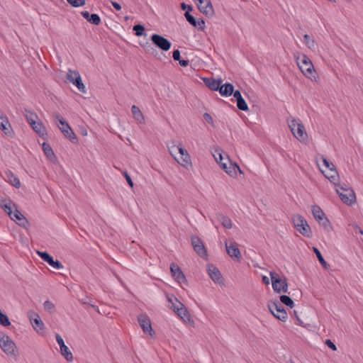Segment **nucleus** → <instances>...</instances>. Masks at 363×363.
Returning <instances> with one entry per match:
<instances>
[{"instance_id": "1", "label": "nucleus", "mask_w": 363, "mask_h": 363, "mask_svg": "<svg viewBox=\"0 0 363 363\" xmlns=\"http://www.w3.org/2000/svg\"><path fill=\"white\" fill-rule=\"evenodd\" d=\"M168 149L170 155L180 165L185 168L191 166V157L182 143L177 144L176 141H172Z\"/></svg>"}, {"instance_id": "2", "label": "nucleus", "mask_w": 363, "mask_h": 363, "mask_svg": "<svg viewBox=\"0 0 363 363\" xmlns=\"http://www.w3.org/2000/svg\"><path fill=\"white\" fill-rule=\"evenodd\" d=\"M294 57L303 74L307 78L316 82L318 77L316 76V72L310 58L303 53L295 55Z\"/></svg>"}, {"instance_id": "3", "label": "nucleus", "mask_w": 363, "mask_h": 363, "mask_svg": "<svg viewBox=\"0 0 363 363\" xmlns=\"http://www.w3.org/2000/svg\"><path fill=\"white\" fill-rule=\"evenodd\" d=\"M289 127L293 135L300 142H306L308 135L303 123L296 119H292L289 122Z\"/></svg>"}, {"instance_id": "4", "label": "nucleus", "mask_w": 363, "mask_h": 363, "mask_svg": "<svg viewBox=\"0 0 363 363\" xmlns=\"http://www.w3.org/2000/svg\"><path fill=\"white\" fill-rule=\"evenodd\" d=\"M292 221L294 228L298 231L302 235L306 238L312 237V231L310 225L308 224L306 220L301 215H294L292 218Z\"/></svg>"}, {"instance_id": "5", "label": "nucleus", "mask_w": 363, "mask_h": 363, "mask_svg": "<svg viewBox=\"0 0 363 363\" xmlns=\"http://www.w3.org/2000/svg\"><path fill=\"white\" fill-rule=\"evenodd\" d=\"M336 191L338 194L340 199L347 205H352L356 201V196L354 191L347 188L345 184L342 185L338 184L335 186Z\"/></svg>"}, {"instance_id": "6", "label": "nucleus", "mask_w": 363, "mask_h": 363, "mask_svg": "<svg viewBox=\"0 0 363 363\" xmlns=\"http://www.w3.org/2000/svg\"><path fill=\"white\" fill-rule=\"evenodd\" d=\"M0 347L8 356L16 355V344L7 335L4 333H0Z\"/></svg>"}, {"instance_id": "7", "label": "nucleus", "mask_w": 363, "mask_h": 363, "mask_svg": "<svg viewBox=\"0 0 363 363\" xmlns=\"http://www.w3.org/2000/svg\"><path fill=\"white\" fill-rule=\"evenodd\" d=\"M268 308L275 318L283 322L286 320V311L278 300L270 301L268 303Z\"/></svg>"}, {"instance_id": "8", "label": "nucleus", "mask_w": 363, "mask_h": 363, "mask_svg": "<svg viewBox=\"0 0 363 363\" xmlns=\"http://www.w3.org/2000/svg\"><path fill=\"white\" fill-rule=\"evenodd\" d=\"M177 302V306H173V311L185 323L191 325L194 324V320L191 318L186 307L180 302L177 298H174Z\"/></svg>"}, {"instance_id": "9", "label": "nucleus", "mask_w": 363, "mask_h": 363, "mask_svg": "<svg viewBox=\"0 0 363 363\" xmlns=\"http://www.w3.org/2000/svg\"><path fill=\"white\" fill-rule=\"evenodd\" d=\"M269 275L272 284V288L277 293H287L288 292V283L286 279H280L279 277H276V273L270 272Z\"/></svg>"}, {"instance_id": "10", "label": "nucleus", "mask_w": 363, "mask_h": 363, "mask_svg": "<svg viewBox=\"0 0 363 363\" xmlns=\"http://www.w3.org/2000/svg\"><path fill=\"white\" fill-rule=\"evenodd\" d=\"M67 79L72 83L82 93H86V87L82 82V77L79 72L69 69L67 74Z\"/></svg>"}, {"instance_id": "11", "label": "nucleus", "mask_w": 363, "mask_h": 363, "mask_svg": "<svg viewBox=\"0 0 363 363\" xmlns=\"http://www.w3.org/2000/svg\"><path fill=\"white\" fill-rule=\"evenodd\" d=\"M138 321L145 333L149 334L152 337L155 336V333L152 328L150 319L147 315L140 314L138 316Z\"/></svg>"}, {"instance_id": "12", "label": "nucleus", "mask_w": 363, "mask_h": 363, "mask_svg": "<svg viewBox=\"0 0 363 363\" xmlns=\"http://www.w3.org/2000/svg\"><path fill=\"white\" fill-rule=\"evenodd\" d=\"M152 43L162 51H168L172 46L171 42L159 34H153L151 36Z\"/></svg>"}, {"instance_id": "13", "label": "nucleus", "mask_w": 363, "mask_h": 363, "mask_svg": "<svg viewBox=\"0 0 363 363\" xmlns=\"http://www.w3.org/2000/svg\"><path fill=\"white\" fill-rule=\"evenodd\" d=\"M191 244L193 245L194 251L197 253L199 256H200L202 258H207V250L203 245V241L199 237L192 236Z\"/></svg>"}, {"instance_id": "14", "label": "nucleus", "mask_w": 363, "mask_h": 363, "mask_svg": "<svg viewBox=\"0 0 363 363\" xmlns=\"http://www.w3.org/2000/svg\"><path fill=\"white\" fill-rule=\"evenodd\" d=\"M60 124L61 125H59L58 127L65 135V137L69 139L72 143H77L78 141L77 137L76 134L73 132L67 122L65 120L62 121H60Z\"/></svg>"}, {"instance_id": "15", "label": "nucleus", "mask_w": 363, "mask_h": 363, "mask_svg": "<svg viewBox=\"0 0 363 363\" xmlns=\"http://www.w3.org/2000/svg\"><path fill=\"white\" fill-rule=\"evenodd\" d=\"M0 129L4 134L9 137H13L14 135L12 127L9 123L8 117L0 110Z\"/></svg>"}, {"instance_id": "16", "label": "nucleus", "mask_w": 363, "mask_h": 363, "mask_svg": "<svg viewBox=\"0 0 363 363\" xmlns=\"http://www.w3.org/2000/svg\"><path fill=\"white\" fill-rule=\"evenodd\" d=\"M170 271L172 273V276L179 284H187V280L186 279L185 275L184 274L180 267L177 264H171Z\"/></svg>"}, {"instance_id": "17", "label": "nucleus", "mask_w": 363, "mask_h": 363, "mask_svg": "<svg viewBox=\"0 0 363 363\" xmlns=\"http://www.w3.org/2000/svg\"><path fill=\"white\" fill-rule=\"evenodd\" d=\"M28 316L35 330L38 333L44 330V323L38 313L30 311L28 312Z\"/></svg>"}, {"instance_id": "18", "label": "nucleus", "mask_w": 363, "mask_h": 363, "mask_svg": "<svg viewBox=\"0 0 363 363\" xmlns=\"http://www.w3.org/2000/svg\"><path fill=\"white\" fill-rule=\"evenodd\" d=\"M37 253L43 261L48 262L55 269H60L63 268L62 263L58 260H54L53 257L47 252L38 251Z\"/></svg>"}, {"instance_id": "19", "label": "nucleus", "mask_w": 363, "mask_h": 363, "mask_svg": "<svg viewBox=\"0 0 363 363\" xmlns=\"http://www.w3.org/2000/svg\"><path fill=\"white\" fill-rule=\"evenodd\" d=\"M208 274L211 279L217 284H223V278L219 271V269L213 264H209L208 266Z\"/></svg>"}, {"instance_id": "20", "label": "nucleus", "mask_w": 363, "mask_h": 363, "mask_svg": "<svg viewBox=\"0 0 363 363\" xmlns=\"http://www.w3.org/2000/svg\"><path fill=\"white\" fill-rule=\"evenodd\" d=\"M11 220L16 222L18 225L23 228H26L29 225V222L27 218L16 208V210L12 213V217H10Z\"/></svg>"}, {"instance_id": "21", "label": "nucleus", "mask_w": 363, "mask_h": 363, "mask_svg": "<svg viewBox=\"0 0 363 363\" xmlns=\"http://www.w3.org/2000/svg\"><path fill=\"white\" fill-rule=\"evenodd\" d=\"M225 247L228 255L232 258L238 260L242 258L240 250L233 243L228 245V242H225Z\"/></svg>"}, {"instance_id": "22", "label": "nucleus", "mask_w": 363, "mask_h": 363, "mask_svg": "<svg viewBox=\"0 0 363 363\" xmlns=\"http://www.w3.org/2000/svg\"><path fill=\"white\" fill-rule=\"evenodd\" d=\"M82 16L90 23L99 26L101 23L100 16L96 13L90 14L88 11H84L81 12Z\"/></svg>"}, {"instance_id": "23", "label": "nucleus", "mask_w": 363, "mask_h": 363, "mask_svg": "<svg viewBox=\"0 0 363 363\" xmlns=\"http://www.w3.org/2000/svg\"><path fill=\"white\" fill-rule=\"evenodd\" d=\"M206 4L199 5V11L206 16L211 17L214 15V9L211 0H205Z\"/></svg>"}, {"instance_id": "24", "label": "nucleus", "mask_w": 363, "mask_h": 363, "mask_svg": "<svg viewBox=\"0 0 363 363\" xmlns=\"http://www.w3.org/2000/svg\"><path fill=\"white\" fill-rule=\"evenodd\" d=\"M203 82L205 84L213 91H219L222 83L221 79H215L213 78H204Z\"/></svg>"}, {"instance_id": "25", "label": "nucleus", "mask_w": 363, "mask_h": 363, "mask_svg": "<svg viewBox=\"0 0 363 363\" xmlns=\"http://www.w3.org/2000/svg\"><path fill=\"white\" fill-rule=\"evenodd\" d=\"M33 130L43 138L47 135V130L41 121H35L34 123L30 124Z\"/></svg>"}, {"instance_id": "26", "label": "nucleus", "mask_w": 363, "mask_h": 363, "mask_svg": "<svg viewBox=\"0 0 363 363\" xmlns=\"http://www.w3.org/2000/svg\"><path fill=\"white\" fill-rule=\"evenodd\" d=\"M7 181L13 186L18 189L21 187L19 179L10 170L6 172Z\"/></svg>"}, {"instance_id": "27", "label": "nucleus", "mask_w": 363, "mask_h": 363, "mask_svg": "<svg viewBox=\"0 0 363 363\" xmlns=\"http://www.w3.org/2000/svg\"><path fill=\"white\" fill-rule=\"evenodd\" d=\"M234 86L230 83H225L223 85L220 84L219 92L222 96H228L233 94Z\"/></svg>"}, {"instance_id": "28", "label": "nucleus", "mask_w": 363, "mask_h": 363, "mask_svg": "<svg viewBox=\"0 0 363 363\" xmlns=\"http://www.w3.org/2000/svg\"><path fill=\"white\" fill-rule=\"evenodd\" d=\"M131 111L134 118L140 123H145V117L140 111V109L135 105H133L131 107Z\"/></svg>"}, {"instance_id": "29", "label": "nucleus", "mask_w": 363, "mask_h": 363, "mask_svg": "<svg viewBox=\"0 0 363 363\" xmlns=\"http://www.w3.org/2000/svg\"><path fill=\"white\" fill-rule=\"evenodd\" d=\"M328 170L329 172L325 174V177H327L332 183L337 186L338 184L337 182L339 180V174L335 167Z\"/></svg>"}, {"instance_id": "30", "label": "nucleus", "mask_w": 363, "mask_h": 363, "mask_svg": "<svg viewBox=\"0 0 363 363\" xmlns=\"http://www.w3.org/2000/svg\"><path fill=\"white\" fill-rule=\"evenodd\" d=\"M216 218L221 223L224 228L227 229H230L232 228V221L228 216L218 213H216Z\"/></svg>"}, {"instance_id": "31", "label": "nucleus", "mask_w": 363, "mask_h": 363, "mask_svg": "<svg viewBox=\"0 0 363 363\" xmlns=\"http://www.w3.org/2000/svg\"><path fill=\"white\" fill-rule=\"evenodd\" d=\"M304 43L306 46L311 50H315L318 48L317 43L315 40L309 35L305 34L303 35Z\"/></svg>"}, {"instance_id": "32", "label": "nucleus", "mask_w": 363, "mask_h": 363, "mask_svg": "<svg viewBox=\"0 0 363 363\" xmlns=\"http://www.w3.org/2000/svg\"><path fill=\"white\" fill-rule=\"evenodd\" d=\"M42 147H43L45 155L47 156V157L49 160H53L54 159L56 158L55 155L49 144H48L46 143H43Z\"/></svg>"}, {"instance_id": "33", "label": "nucleus", "mask_w": 363, "mask_h": 363, "mask_svg": "<svg viewBox=\"0 0 363 363\" xmlns=\"http://www.w3.org/2000/svg\"><path fill=\"white\" fill-rule=\"evenodd\" d=\"M60 348L61 354L66 359L68 362H72L73 360V355L69 349L67 345H62Z\"/></svg>"}, {"instance_id": "34", "label": "nucleus", "mask_w": 363, "mask_h": 363, "mask_svg": "<svg viewBox=\"0 0 363 363\" xmlns=\"http://www.w3.org/2000/svg\"><path fill=\"white\" fill-rule=\"evenodd\" d=\"M312 213L316 220L325 216L322 209L318 206L315 205L312 206Z\"/></svg>"}, {"instance_id": "35", "label": "nucleus", "mask_w": 363, "mask_h": 363, "mask_svg": "<svg viewBox=\"0 0 363 363\" xmlns=\"http://www.w3.org/2000/svg\"><path fill=\"white\" fill-rule=\"evenodd\" d=\"M313 251L314 252V253L315 254L318 261L320 262V263L321 264V265L326 269H329L330 267V265L325 262V260L324 259L323 257L322 256L320 252L319 251V250L315 247H313Z\"/></svg>"}, {"instance_id": "36", "label": "nucleus", "mask_w": 363, "mask_h": 363, "mask_svg": "<svg viewBox=\"0 0 363 363\" xmlns=\"http://www.w3.org/2000/svg\"><path fill=\"white\" fill-rule=\"evenodd\" d=\"M25 117L30 125L34 123V122L36 121L35 120L38 118V116L35 113L27 109H25Z\"/></svg>"}, {"instance_id": "37", "label": "nucleus", "mask_w": 363, "mask_h": 363, "mask_svg": "<svg viewBox=\"0 0 363 363\" xmlns=\"http://www.w3.org/2000/svg\"><path fill=\"white\" fill-rule=\"evenodd\" d=\"M317 221L326 231L328 232L332 229L330 223L326 216L323 217L320 220H317Z\"/></svg>"}, {"instance_id": "38", "label": "nucleus", "mask_w": 363, "mask_h": 363, "mask_svg": "<svg viewBox=\"0 0 363 363\" xmlns=\"http://www.w3.org/2000/svg\"><path fill=\"white\" fill-rule=\"evenodd\" d=\"M281 303L285 304L286 306L292 308L294 306L293 300L286 295H282L280 296Z\"/></svg>"}, {"instance_id": "39", "label": "nucleus", "mask_w": 363, "mask_h": 363, "mask_svg": "<svg viewBox=\"0 0 363 363\" xmlns=\"http://www.w3.org/2000/svg\"><path fill=\"white\" fill-rule=\"evenodd\" d=\"M12 205L16 208V206L15 204L11 201H9L8 203H4L3 206H2V208H4V211L10 216V217H12V213H13V211H12Z\"/></svg>"}, {"instance_id": "40", "label": "nucleus", "mask_w": 363, "mask_h": 363, "mask_svg": "<svg viewBox=\"0 0 363 363\" xmlns=\"http://www.w3.org/2000/svg\"><path fill=\"white\" fill-rule=\"evenodd\" d=\"M0 325L4 327H8L11 325L9 317L0 311Z\"/></svg>"}, {"instance_id": "41", "label": "nucleus", "mask_w": 363, "mask_h": 363, "mask_svg": "<svg viewBox=\"0 0 363 363\" xmlns=\"http://www.w3.org/2000/svg\"><path fill=\"white\" fill-rule=\"evenodd\" d=\"M237 106L238 109L243 111H247L249 109L248 106L243 98L240 99L239 100L237 101Z\"/></svg>"}, {"instance_id": "42", "label": "nucleus", "mask_w": 363, "mask_h": 363, "mask_svg": "<svg viewBox=\"0 0 363 363\" xmlns=\"http://www.w3.org/2000/svg\"><path fill=\"white\" fill-rule=\"evenodd\" d=\"M184 16L186 19V21L194 27L197 26V21L196 18L189 13V11H186L184 13Z\"/></svg>"}, {"instance_id": "43", "label": "nucleus", "mask_w": 363, "mask_h": 363, "mask_svg": "<svg viewBox=\"0 0 363 363\" xmlns=\"http://www.w3.org/2000/svg\"><path fill=\"white\" fill-rule=\"evenodd\" d=\"M133 30L135 32V35L142 36L144 34L145 27L141 24H137L133 26Z\"/></svg>"}, {"instance_id": "44", "label": "nucleus", "mask_w": 363, "mask_h": 363, "mask_svg": "<svg viewBox=\"0 0 363 363\" xmlns=\"http://www.w3.org/2000/svg\"><path fill=\"white\" fill-rule=\"evenodd\" d=\"M67 2L73 7H80L85 5L86 0H67Z\"/></svg>"}, {"instance_id": "45", "label": "nucleus", "mask_w": 363, "mask_h": 363, "mask_svg": "<svg viewBox=\"0 0 363 363\" xmlns=\"http://www.w3.org/2000/svg\"><path fill=\"white\" fill-rule=\"evenodd\" d=\"M145 50L147 52V53H150L153 55H157V50L151 45V44H149V43H146L144 46H143Z\"/></svg>"}, {"instance_id": "46", "label": "nucleus", "mask_w": 363, "mask_h": 363, "mask_svg": "<svg viewBox=\"0 0 363 363\" xmlns=\"http://www.w3.org/2000/svg\"><path fill=\"white\" fill-rule=\"evenodd\" d=\"M43 306L45 310L49 312H52L55 308L54 304L50 301H45L43 303Z\"/></svg>"}, {"instance_id": "47", "label": "nucleus", "mask_w": 363, "mask_h": 363, "mask_svg": "<svg viewBox=\"0 0 363 363\" xmlns=\"http://www.w3.org/2000/svg\"><path fill=\"white\" fill-rule=\"evenodd\" d=\"M174 298L175 297L173 295H172V296L167 295V298L168 302L171 303V306H169V308L172 311H173V306H177V302L175 301Z\"/></svg>"}, {"instance_id": "48", "label": "nucleus", "mask_w": 363, "mask_h": 363, "mask_svg": "<svg viewBox=\"0 0 363 363\" xmlns=\"http://www.w3.org/2000/svg\"><path fill=\"white\" fill-rule=\"evenodd\" d=\"M225 171L230 176H233V175L236 174L235 164L233 166L231 163H230V166L228 167V168L226 169H225Z\"/></svg>"}, {"instance_id": "49", "label": "nucleus", "mask_w": 363, "mask_h": 363, "mask_svg": "<svg viewBox=\"0 0 363 363\" xmlns=\"http://www.w3.org/2000/svg\"><path fill=\"white\" fill-rule=\"evenodd\" d=\"M322 159H323V162L325 165V167L328 169H330L331 168H334L335 166L330 162H329L328 160H326L324 157H322Z\"/></svg>"}, {"instance_id": "50", "label": "nucleus", "mask_w": 363, "mask_h": 363, "mask_svg": "<svg viewBox=\"0 0 363 363\" xmlns=\"http://www.w3.org/2000/svg\"><path fill=\"white\" fill-rule=\"evenodd\" d=\"M123 175H124V177H125L128 184H129V186L130 187H133L134 184H133V181H132L130 175L128 174V172H123Z\"/></svg>"}, {"instance_id": "51", "label": "nucleus", "mask_w": 363, "mask_h": 363, "mask_svg": "<svg viewBox=\"0 0 363 363\" xmlns=\"http://www.w3.org/2000/svg\"><path fill=\"white\" fill-rule=\"evenodd\" d=\"M325 345L328 347H330L331 350H333V351H336L337 350L336 345L330 340H325Z\"/></svg>"}, {"instance_id": "52", "label": "nucleus", "mask_w": 363, "mask_h": 363, "mask_svg": "<svg viewBox=\"0 0 363 363\" xmlns=\"http://www.w3.org/2000/svg\"><path fill=\"white\" fill-rule=\"evenodd\" d=\"M172 57L175 61H179L181 59L180 51L175 50L172 53Z\"/></svg>"}, {"instance_id": "53", "label": "nucleus", "mask_w": 363, "mask_h": 363, "mask_svg": "<svg viewBox=\"0 0 363 363\" xmlns=\"http://www.w3.org/2000/svg\"><path fill=\"white\" fill-rule=\"evenodd\" d=\"M203 118L204 119L210 124L211 125H213V118L211 117V116L208 113H205L203 114Z\"/></svg>"}, {"instance_id": "54", "label": "nucleus", "mask_w": 363, "mask_h": 363, "mask_svg": "<svg viewBox=\"0 0 363 363\" xmlns=\"http://www.w3.org/2000/svg\"><path fill=\"white\" fill-rule=\"evenodd\" d=\"M181 8L184 11H189V13L192 11L193 7L191 5H187L184 2L181 4Z\"/></svg>"}, {"instance_id": "55", "label": "nucleus", "mask_w": 363, "mask_h": 363, "mask_svg": "<svg viewBox=\"0 0 363 363\" xmlns=\"http://www.w3.org/2000/svg\"><path fill=\"white\" fill-rule=\"evenodd\" d=\"M56 340L60 347H62V345H66L64 342L62 337L59 334H56Z\"/></svg>"}, {"instance_id": "56", "label": "nucleus", "mask_w": 363, "mask_h": 363, "mask_svg": "<svg viewBox=\"0 0 363 363\" xmlns=\"http://www.w3.org/2000/svg\"><path fill=\"white\" fill-rule=\"evenodd\" d=\"M52 116L56 120V122H59V123H60V121H62L65 120L63 117L58 113H54Z\"/></svg>"}, {"instance_id": "57", "label": "nucleus", "mask_w": 363, "mask_h": 363, "mask_svg": "<svg viewBox=\"0 0 363 363\" xmlns=\"http://www.w3.org/2000/svg\"><path fill=\"white\" fill-rule=\"evenodd\" d=\"M233 96L235 98L236 101L239 100L240 99L243 98L241 95V93L239 90H236L235 91H233Z\"/></svg>"}, {"instance_id": "58", "label": "nucleus", "mask_w": 363, "mask_h": 363, "mask_svg": "<svg viewBox=\"0 0 363 363\" xmlns=\"http://www.w3.org/2000/svg\"><path fill=\"white\" fill-rule=\"evenodd\" d=\"M111 4L116 10L120 11L121 9V6L120 4L116 1H111Z\"/></svg>"}, {"instance_id": "59", "label": "nucleus", "mask_w": 363, "mask_h": 363, "mask_svg": "<svg viewBox=\"0 0 363 363\" xmlns=\"http://www.w3.org/2000/svg\"><path fill=\"white\" fill-rule=\"evenodd\" d=\"M179 63L182 67H186L189 65V61L186 60H179Z\"/></svg>"}, {"instance_id": "60", "label": "nucleus", "mask_w": 363, "mask_h": 363, "mask_svg": "<svg viewBox=\"0 0 363 363\" xmlns=\"http://www.w3.org/2000/svg\"><path fill=\"white\" fill-rule=\"evenodd\" d=\"M216 152H217V154L218 155V157H219V162H222V160H224L222 153L220 151H216ZM213 156H214L216 160L218 162V157H216V155H213Z\"/></svg>"}, {"instance_id": "61", "label": "nucleus", "mask_w": 363, "mask_h": 363, "mask_svg": "<svg viewBox=\"0 0 363 363\" xmlns=\"http://www.w3.org/2000/svg\"><path fill=\"white\" fill-rule=\"evenodd\" d=\"M205 21L203 20L198 21L197 26H199V29H204Z\"/></svg>"}, {"instance_id": "62", "label": "nucleus", "mask_w": 363, "mask_h": 363, "mask_svg": "<svg viewBox=\"0 0 363 363\" xmlns=\"http://www.w3.org/2000/svg\"><path fill=\"white\" fill-rule=\"evenodd\" d=\"M262 279V282L264 284H266V285H269V279L267 276H263Z\"/></svg>"}, {"instance_id": "63", "label": "nucleus", "mask_w": 363, "mask_h": 363, "mask_svg": "<svg viewBox=\"0 0 363 363\" xmlns=\"http://www.w3.org/2000/svg\"><path fill=\"white\" fill-rule=\"evenodd\" d=\"M198 9H199V5H203L204 3H206L205 0H196Z\"/></svg>"}, {"instance_id": "64", "label": "nucleus", "mask_w": 363, "mask_h": 363, "mask_svg": "<svg viewBox=\"0 0 363 363\" xmlns=\"http://www.w3.org/2000/svg\"><path fill=\"white\" fill-rule=\"evenodd\" d=\"M218 163L220 164V167L225 170L228 168V164L227 163H222V162H218Z\"/></svg>"}]
</instances>
